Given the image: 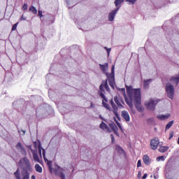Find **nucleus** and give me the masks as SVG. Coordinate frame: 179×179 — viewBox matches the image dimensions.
Returning a JSON list of instances; mask_svg holds the SVG:
<instances>
[{
	"instance_id": "f3484780",
	"label": "nucleus",
	"mask_w": 179,
	"mask_h": 179,
	"mask_svg": "<svg viewBox=\"0 0 179 179\" xmlns=\"http://www.w3.org/2000/svg\"><path fill=\"white\" fill-rule=\"evenodd\" d=\"M152 79H148L143 80V87L144 89H149V85L152 82Z\"/></svg>"
},
{
	"instance_id": "20e7f679",
	"label": "nucleus",
	"mask_w": 179,
	"mask_h": 179,
	"mask_svg": "<svg viewBox=\"0 0 179 179\" xmlns=\"http://www.w3.org/2000/svg\"><path fill=\"white\" fill-rule=\"evenodd\" d=\"M38 153H39V156L40 157H43V159L45 162V163H47L49 171L50 172L51 174H52V162L51 161H48V159L45 157V150L44 148H43V147H41V144L39 143L38 145ZM41 150H43V155H41Z\"/></svg>"
},
{
	"instance_id": "c756f323",
	"label": "nucleus",
	"mask_w": 179,
	"mask_h": 179,
	"mask_svg": "<svg viewBox=\"0 0 179 179\" xmlns=\"http://www.w3.org/2000/svg\"><path fill=\"white\" fill-rule=\"evenodd\" d=\"M157 162H160V160H161L162 162H164V156L158 157L157 158Z\"/></svg>"
},
{
	"instance_id": "7c9ffc66",
	"label": "nucleus",
	"mask_w": 179,
	"mask_h": 179,
	"mask_svg": "<svg viewBox=\"0 0 179 179\" xmlns=\"http://www.w3.org/2000/svg\"><path fill=\"white\" fill-rule=\"evenodd\" d=\"M19 24V22H17L15 23L14 25H13V27H12V31H15L16 30V29H17V25Z\"/></svg>"
},
{
	"instance_id": "4468645a",
	"label": "nucleus",
	"mask_w": 179,
	"mask_h": 179,
	"mask_svg": "<svg viewBox=\"0 0 179 179\" xmlns=\"http://www.w3.org/2000/svg\"><path fill=\"white\" fill-rule=\"evenodd\" d=\"M16 148L17 149V150L21 152L22 155H26V150H24V147H23V145H22L21 143H18L16 145Z\"/></svg>"
},
{
	"instance_id": "b1692460",
	"label": "nucleus",
	"mask_w": 179,
	"mask_h": 179,
	"mask_svg": "<svg viewBox=\"0 0 179 179\" xmlns=\"http://www.w3.org/2000/svg\"><path fill=\"white\" fill-rule=\"evenodd\" d=\"M35 170L37 171V173H43V168L38 164L35 165Z\"/></svg>"
},
{
	"instance_id": "9b49d317",
	"label": "nucleus",
	"mask_w": 179,
	"mask_h": 179,
	"mask_svg": "<svg viewBox=\"0 0 179 179\" xmlns=\"http://www.w3.org/2000/svg\"><path fill=\"white\" fill-rule=\"evenodd\" d=\"M122 117L126 121V122H129V121H131V117L127 110L122 111Z\"/></svg>"
},
{
	"instance_id": "0eeeda50",
	"label": "nucleus",
	"mask_w": 179,
	"mask_h": 179,
	"mask_svg": "<svg viewBox=\"0 0 179 179\" xmlns=\"http://www.w3.org/2000/svg\"><path fill=\"white\" fill-rule=\"evenodd\" d=\"M158 99H150L149 101L145 102V107L148 108V110H150L151 111H153L155 110V107H156V104L159 103Z\"/></svg>"
},
{
	"instance_id": "8fccbe9b",
	"label": "nucleus",
	"mask_w": 179,
	"mask_h": 179,
	"mask_svg": "<svg viewBox=\"0 0 179 179\" xmlns=\"http://www.w3.org/2000/svg\"><path fill=\"white\" fill-rule=\"evenodd\" d=\"M99 117H100V118H101V120H103V117H101V115H100Z\"/></svg>"
},
{
	"instance_id": "4c0bfd02",
	"label": "nucleus",
	"mask_w": 179,
	"mask_h": 179,
	"mask_svg": "<svg viewBox=\"0 0 179 179\" xmlns=\"http://www.w3.org/2000/svg\"><path fill=\"white\" fill-rule=\"evenodd\" d=\"M142 166V162L141 160H138L137 162V167H141Z\"/></svg>"
},
{
	"instance_id": "bb28decb",
	"label": "nucleus",
	"mask_w": 179,
	"mask_h": 179,
	"mask_svg": "<svg viewBox=\"0 0 179 179\" xmlns=\"http://www.w3.org/2000/svg\"><path fill=\"white\" fill-rule=\"evenodd\" d=\"M29 12H31L32 13H34V15H36L37 9H36V8H34V6H32L29 7Z\"/></svg>"
},
{
	"instance_id": "a19ab883",
	"label": "nucleus",
	"mask_w": 179,
	"mask_h": 179,
	"mask_svg": "<svg viewBox=\"0 0 179 179\" xmlns=\"http://www.w3.org/2000/svg\"><path fill=\"white\" fill-rule=\"evenodd\" d=\"M26 19H27V17H24V16H23V15H22V17H21V18L20 19V20H26Z\"/></svg>"
},
{
	"instance_id": "f704fd0d",
	"label": "nucleus",
	"mask_w": 179,
	"mask_h": 179,
	"mask_svg": "<svg viewBox=\"0 0 179 179\" xmlns=\"http://www.w3.org/2000/svg\"><path fill=\"white\" fill-rule=\"evenodd\" d=\"M116 124H117L118 128H119L121 131H122V126H121V123H120V122H116Z\"/></svg>"
},
{
	"instance_id": "412c9836",
	"label": "nucleus",
	"mask_w": 179,
	"mask_h": 179,
	"mask_svg": "<svg viewBox=\"0 0 179 179\" xmlns=\"http://www.w3.org/2000/svg\"><path fill=\"white\" fill-rule=\"evenodd\" d=\"M143 160L145 164H147V166H149V164H150V160L149 156L144 155Z\"/></svg>"
},
{
	"instance_id": "09e8293b",
	"label": "nucleus",
	"mask_w": 179,
	"mask_h": 179,
	"mask_svg": "<svg viewBox=\"0 0 179 179\" xmlns=\"http://www.w3.org/2000/svg\"><path fill=\"white\" fill-rule=\"evenodd\" d=\"M178 145H179V137L178 138Z\"/></svg>"
},
{
	"instance_id": "aec40b11",
	"label": "nucleus",
	"mask_w": 179,
	"mask_h": 179,
	"mask_svg": "<svg viewBox=\"0 0 179 179\" xmlns=\"http://www.w3.org/2000/svg\"><path fill=\"white\" fill-rule=\"evenodd\" d=\"M169 117H170V114L157 115V118L161 120H167Z\"/></svg>"
},
{
	"instance_id": "f257e3e1",
	"label": "nucleus",
	"mask_w": 179,
	"mask_h": 179,
	"mask_svg": "<svg viewBox=\"0 0 179 179\" xmlns=\"http://www.w3.org/2000/svg\"><path fill=\"white\" fill-rule=\"evenodd\" d=\"M126 90L128 98H125V101L129 107L131 108V113L136 114V110L134 109V103L137 111H138V113H143V111H145V108H143V107H142V105L141 104V89H134L132 86L130 85L126 86Z\"/></svg>"
},
{
	"instance_id": "72a5a7b5",
	"label": "nucleus",
	"mask_w": 179,
	"mask_h": 179,
	"mask_svg": "<svg viewBox=\"0 0 179 179\" xmlns=\"http://www.w3.org/2000/svg\"><path fill=\"white\" fill-rule=\"evenodd\" d=\"M105 50H106L107 52H108V56H110V52H111V48H108L107 47L104 48Z\"/></svg>"
},
{
	"instance_id": "423d86ee",
	"label": "nucleus",
	"mask_w": 179,
	"mask_h": 179,
	"mask_svg": "<svg viewBox=\"0 0 179 179\" xmlns=\"http://www.w3.org/2000/svg\"><path fill=\"white\" fill-rule=\"evenodd\" d=\"M115 69V66H112L111 73L110 75H108V84L110 85V87H112V89L115 88V76L114 73Z\"/></svg>"
},
{
	"instance_id": "a878e982",
	"label": "nucleus",
	"mask_w": 179,
	"mask_h": 179,
	"mask_svg": "<svg viewBox=\"0 0 179 179\" xmlns=\"http://www.w3.org/2000/svg\"><path fill=\"white\" fill-rule=\"evenodd\" d=\"M14 175L16 179H22L20 177V169H17V171L14 173Z\"/></svg>"
},
{
	"instance_id": "393cba45",
	"label": "nucleus",
	"mask_w": 179,
	"mask_h": 179,
	"mask_svg": "<svg viewBox=\"0 0 179 179\" xmlns=\"http://www.w3.org/2000/svg\"><path fill=\"white\" fill-rule=\"evenodd\" d=\"M167 150H169V147L167 146H161L159 148V152H160L161 153H164V152H167Z\"/></svg>"
},
{
	"instance_id": "cd10ccee",
	"label": "nucleus",
	"mask_w": 179,
	"mask_h": 179,
	"mask_svg": "<svg viewBox=\"0 0 179 179\" xmlns=\"http://www.w3.org/2000/svg\"><path fill=\"white\" fill-rule=\"evenodd\" d=\"M173 124H174V121H173V120L169 122L166 124V130L170 129V128H171V127H173Z\"/></svg>"
},
{
	"instance_id": "79ce46f5",
	"label": "nucleus",
	"mask_w": 179,
	"mask_h": 179,
	"mask_svg": "<svg viewBox=\"0 0 179 179\" xmlns=\"http://www.w3.org/2000/svg\"><path fill=\"white\" fill-rule=\"evenodd\" d=\"M148 122H153V118H149L147 120Z\"/></svg>"
},
{
	"instance_id": "37998d69",
	"label": "nucleus",
	"mask_w": 179,
	"mask_h": 179,
	"mask_svg": "<svg viewBox=\"0 0 179 179\" xmlns=\"http://www.w3.org/2000/svg\"><path fill=\"white\" fill-rule=\"evenodd\" d=\"M148 178V174L147 173H145L143 176V179H146Z\"/></svg>"
},
{
	"instance_id": "4be33fe9",
	"label": "nucleus",
	"mask_w": 179,
	"mask_h": 179,
	"mask_svg": "<svg viewBox=\"0 0 179 179\" xmlns=\"http://www.w3.org/2000/svg\"><path fill=\"white\" fill-rule=\"evenodd\" d=\"M101 129H103V131H108V126H107V124H106L104 122H102L100 124Z\"/></svg>"
},
{
	"instance_id": "f03ea898",
	"label": "nucleus",
	"mask_w": 179,
	"mask_h": 179,
	"mask_svg": "<svg viewBox=\"0 0 179 179\" xmlns=\"http://www.w3.org/2000/svg\"><path fill=\"white\" fill-rule=\"evenodd\" d=\"M19 166L21 169L22 179H30V173L33 171L31 164L27 157H24L19 162Z\"/></svg>"
},
{
	"instance_id": "7ed1b4c3",
	"label": "nucleus",
	"mask_w": 179,
	"mask_h": 179,
	"mask_svg": "<svg viewBox=\"0 0 179 179\" xmlns=\"http://www.w3.org/2000/svg\"><path fill=\"white\" fill-rule=\"evenodd\" d=\"M104 89H106L107 92H110V87H108V83L107 82V80H103L101 84V85L99 86V90L98 92V94L100 97H101V99H103L102 104L103 107H105V108H107V110L110 111L111 108H110V105L107 103V102L108 101V99H107L106 98V95H104V93H105Z\"/></svg>"
},
{
	"instance_id": "c9c22d12",
	"label": "nucleus",
	"mask_w": 179,
	"mask_h": 179,
	"mask_svg": "<svg viewBox=\"0 0 179 179\" xmlns=\"http://www.w3.org/2000/svg\"><path fill=\"white\" fill-rule=\"evenodd\" d=\"M27 3H24L22 6V10H27Z\"/></svg>"
},
{
	"instance_id": "473e14b6",
	"label": "nucleus",
	"mask_w": 179,
	"mask_h": 179,
	"mask_svg": "<svg viewBox=\"0 0 179 179\" xmlns=\"http://www.w3.org/2000/svg\"><path fill=\"white\" fill-rule=\"evenodd\" d=\"M18 134H20V135H22V136H23L26 134V131H24V130H18Z\"/></svg>"
},
{
	"instance_id": "c03bdc74",
	"label": "nucleus",
	"mask_w": 179,
	"mask_h": 179,
	"mask_svg": "<svg viewBox=\"0 0 179 179\" xmlns=\"http://www.w3.org/2000/svg\"><path fill=\"white\" fill-rule=\"evenodd\" d=\"M31 179H36V176L34 175H32Z\"/></svg>"
},
{
	"instance_id": "58836bf2",
	"label": "nucleus",
	"mask_w": 179,
	"mask_h": 179,
	"mask_svg": "<svg viewBox=\"0 0 179 179\" xmlns=\"http://www.w3.org/2000/svg\"><path fill=\"white\" fill-rule=\"evenodd\" d=\"M38 16H40V17H43V11L38 10Z\"/></svg>"
},
{
	"instance_id": "dca6fc26",
	"label": "nucleus",
	"mask_w": 179,
	"mask_h": 179,
	"mask_svg": "<svg viewBox=\"0 0 179 179\" xmlns=\"http://www.w3.org/2000/svg\"><path fill=\"white\" fill-rule=\"evenodd\" d=\"M114 101L118 106V107H122L121 103H124V101L121 98H118V96H114Z\"/></svg>"
},
{
	"instance_id": "49530a36",
	"label": "nucleus",
	"mask_w": 179,
	"mask_h": 179,
	"mask_svg": "<svg viewBox=\"0 0 179 179\" xmlns=\"http://www.w3.org/2000/svg\"><path fill=\"white\" fill-rule=\"evenodd\" d=\"M154 178H155V179H158V178H159V177H158V176H157L156 175H155V176H154Z\"/></svg>"
},
{
	"instance_id": "e433bc0d",
	"label": "nucleus",
	"mask_w": 179,
	"mask_h": 179,
	"mask_svg": "<svg viewBox=\"0 0 179 179\" xmlns=\"http://www.w3.org/2000/svg\"><path fill=\"white\" fill-rule=\"evenodd\" d=\"M110 138H111L112 143H114L115 141V138H114V135L111 134Z\"/></svg>"
},
{
	"instance_id": "6ab92c4d",
	"label": "nucleus",
	"mask_w": 179,
	"mask_h": 179,
	"mask_svg": "<svg viewBox=\"0 0 179 179\" xmlns=\"http://www.w3.org/2000/svg\"><path fill=\"white\" fill-rule=\"evenodd\" d=\"M115 150L117 153H120V155H125L124 150L118 145H115Z\"/></svg>"
},
{
	"instance_id": "a211bd4d",
	"label": "nucleus",
	"mask_w": 179,
	"mask_h": 179,
	"mask_svg": "<svg viewBox=\"0 0 179 179\" xmlns=\"http://www.w3.org/2000/svg\"><path fill=\"white\" fill-rule=\"evenodd\" d=\"M109 125L111 129H113L114 134L118 136V127H117V125H115L114 123H110Z\"/></svg>"
},
{
	"instance_id": "2eb2a0df",
	"label": "nucleus",
	"mask_w": 179,
	"mask_h": 179,
	"mask_svg": "<svg viewBox=\"0 0 179 179\" xmlns=\"http://www.w3.org/2000/svg\"><path fill=\"white\" fill-rule=\"evenodd\" d=\"M100 69L103 73H106L108 71V63H105L104 64H99Z\"/></svg>"
},
{
	"instance_id": "a18cd8bd",
	"label": "nucleus",
	"mask_w": 179,
	"mask_h": 179,
	"mask_svg": "<svg viewBox=\"0 0 179 179\" xmlns=\"http://www.w3.org/2000/svg\"><path fill=\"white\" fill-rule=\"evenodd\" d=\"M94 107V104L91 103V105H90V108H93Z\"/></svg>"
},
{
	"instance_id": "5701e85b",
	"label": "nucleus",
	"mask_w": 179,
	"mask_h": 179,
	"mask_svg": "<svg viewBox=\"0 0 179 179\" xmlns=\"http://www.w3.org/2000/svg\"><path fill=\"white\" fill-rule=\"evenodd\" d=\"M125 0H115L114 3L116 8H119V9L121 8V3H122Z\"/></svg>"
},
{
	"instance_id": "1a4fd4ad",
	"label": "nucleus",
	"mask_w": 179,
	"mask_h": 179,
	"mask_svg": "<svg viewBox=\"0 0 179 179\" xmlns=\"http://www.w3.org/2000/svg\"><path fill=\"white\" fill-rule=\"evenodd\" d=\"M120 10V7L117 8L115 10H113L108 15V20L109 22H113L114 19L115 18V15H117V13Z\"/></svg>"
},
{
	"instance_id": "39448f33",
	"label": "nucleus",
	"mask_w": 179,
	"mask_h": 179,
	"mask_svg": "<svg viewBox=\"0 0 179 179\" xmlns=\"http://www.w3.org/2000/svg\"><path fill=\"white\" fill-rule=\"evenodd\" d=\"M165 90H166L167 97L173 100V99H174V92H175L174 85H173V84L170 83H166L165 87Z\"/></svg>"
},
{
	"instance_id": "9d476101",
	"label": "nucleus",
	"mask_w": 179,
	"mask_h": 179,
	"mask_svg": "<svg viewBox=\"0 0 179 179\" xmlns=\"http://www.w3.org/2000/svg\"><path fill=\"white\" fill-rule=\"evenodd\" d=\"M159 138H155L151 140L150 146L152 150H156V149H157V147L159 146Z\"/></svg>"
},
{
	"instance_id": "ddd939ff",
	"label": "nucleus",
	"mask_w": 179,
	"mask_h": 179,
	"mask_svg": "<svg viewBox=\"0 0 179 179\" xmlns=\"http://www.w3.org/2000/svg\"><path fill=\"white\" fill-rule=\"evenodd\" d=\"M110 104L113 108V112L114 115H115V117H118V108L117 107V106H115V103H114V101H113V100H110Z\"/></svg>"
},
{
	"instance_id": "2f4dec72",
	"label": "nucleus",
	"mask_w": 179,
	"mask_h": 179,
	"mask_svg": "<svg viewBox=\"0 0 179 179\" xmlns=\"http://www.w3.org/2000/svg\"><path fill=\"white\" fill-rule=\"evenodd\" d=\"M120 92H121L122 94H123V96H124V99H127V96L125 95V88H122L120 90Z\"/></svg>"
},
{
	"instance_id": "de8ad7c7",
	"label": "nucleus",
	"mask_w": 179,
	"mask_h": 179,
	"mask_svg": "<svg viewBox=\"0 0 179 179\" xmlns=\"http://www.w3.org/2000/svg\"><path fill=\"white\" fill-rule=\"evenodd\" d=\"M38 111H39V109L37 108V109H36V113H38Z\"/></svg>"
},
{
	"instance_id": "f8f14e48",
	"label": "nucleus",
	"mask_w": 179,
	"mask_h": 179,
	"mask_svg": "<svg viewBox=\"0 0 179 179\" xmlns=\"http://www.w3.org/2000/svg\"><path fill=\"white\" fill-rule=\"evenodd\" d=\"M31 152L33 155V159L34 162L37 163H41V161L40 160V157H38V154L37 153L36 150H31Z\"/></svg>"
},
{
	"instance_id": "ea45409f",
	"label": "nucleus",
	"mask_w": 179,
	"mask_h": 179,
	"mask_svg": "<svg viewBox=\"0 0 179 179\" xmlns=\"http://www.w3.org/2000/svg\"><path fill=\"white\" fill-rule=\"evenodd\" d=\"M174 136V134L173 132H171L169 134V139H171Z\"/></svg>"
},
{
	"instance_id": "6e6552de",
	"label": "nucleus",
	"mask_w": 179,
	"mask_h": 179,
	"mask_svg": "<svg viewBox=\"0 0 179 179\" xmlns=\"http://www.w3.org/2000/svg\"><path fill=\"white\" fill-rule=\"evenodd\" d=\"M68 173V170L65 169L64 168H62L59 166H57L55 173L58 177H59L61 179H66L65 178V173Z\"/></svg>"
},
{
	"instance_id": "c85d7f7f",
	"label": "nucleus",
	"mask_w": 179,
	"mask_h": 179,
	"mask_svg": "<svg viewBox=\"0 0 179 179\" xmlns=\"http://www.w3.org/2000/svg\"><path fill=\"white\" fill-rule=\"evenodd\" d=\"M138 0H126V2H129V5H134Z\"/></svg>"
}]
</instances>
